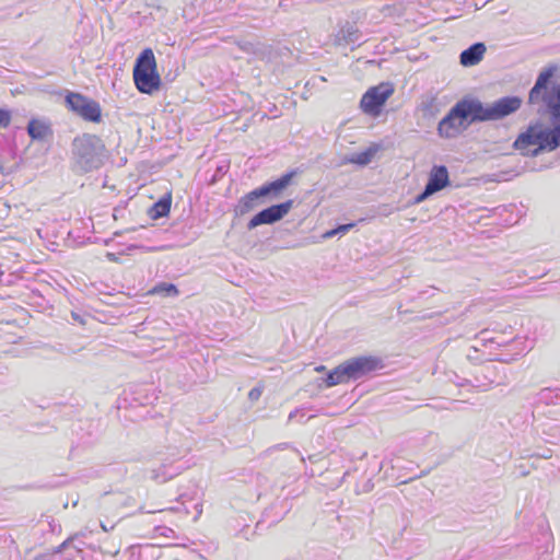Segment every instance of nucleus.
<instances>
[{
    "label": "nucleus",
    "instance_id": "11",
    "mask_svg": "<svg viewBox=\"0 0 560 560\" xmlns=\"http://www.w3.org/2000/svg\"><path fill=\"white\" fill-rule=\"evenodd\" d=\"M184 469V465L179 462L165 460L158 468L152 469L151 478L163 483L178 476Z\"/></svg>",
    "mask_w": 560,
    "mask_h": 560
},
{
    "label": "nucleus",
    "instance_id": "25",
    "mask_svg": "<svg viewBox=\"0 0 560 560\" xmlns=\"http://www.w3.org/2000/svg\"><path fill=\"white\" fill-rule=\"evenodd\" d=\"M11 122V112L5 108H0V129L7 128Z\"/></svg>",
    "mask_w": 560,
    "mask_h": 560
},
{
    "label": "nucleus",
    "instance_id": "38",
    "mask_svg": "<svg viewBox=\"0 0 560 560\" xmlns=\"http://www.w3.org/2000/svg\"><path fill=\"white\" fill-rule=\"evenodd\" d=\"M512 360H515V357L510 358V359H508V358H499V359H498V361L506 362V363H508V362H510V361H512Z\"/></svg>",
    "mask_w": 560,
    "mask_h": 560
},
{
    "label": "nucleus",
    "instance_id": "23",
    "mask_svg": "<svg viewBox=\"0 0 560 560\" xmlns=\"http://www.w3.org/2000/svg\"><path fill=\"white\" fill-rule=\"evenodd\" d=\"M508 383L506 374L504 373L500 378H489L488 383H481L477 385L481 390H487L492 386H501Z\"/></svg>",
    "mask_w": 560,
    "mask_h": 560
},
{
    "label": "nucleus",
    "instance_id": "39",
    "mask_svg": "<svg viewBox=\"0 0 560 560\" xmlns=\"http://www.w3.org/2000/svg\"><path fill=\"white\" fill-rule=\"evenodd\" d=\"M305 417H306V415L305 416L299 415L298 416V421L304 422L305 421Z\"/></svg>",
    "mask_w": 560,
    "mask_h": 560
},
{
    "label": "nucleus",
    "instance_id": "10",
    "mask_svg": "<svg viewBox=\"0 0 560 560\" xmlns=\"http://www.w3.org/2000/svg\"><path fill=\"white\" fill-rule=\"evenodd\" d=\"M293 207V200L289 199L284 202L272 205L256 213L247 223L249 231L262 224H273L282 220Z\"/></svg>",
    "mask_w": 560,
    "mask_h": 560
},
{
    "label": "nucleus",
    "instance_id": "16",
    "mask_svg": "<svg viewBox=\"0 0 560 560\" xmlns=\"http://www.w3.org/2000/svg\"><path fill=\"white\" fill-rule=\"evenodd\" d=\"M483 340L490 343H495L499 347L509 345L515 351V355H521L528 350L526 339L524 338L515 337L510 342L500 341L497 338H483Z\"/></svg>",
    "mask_w": 560,
    "mask_h": 560
},
{
    "label": "nucleus",
    "instance_id": "20",
    "mask_svg": "<svg viewBox=\"0 0 560 560\" xmlns=\"http://www.w3.org/2000/svg\"><path fill=\"white\" fill-rule=\"evenodd\" d=\"M375 153H376V149L369 148L363 152L353 154L351 158L348 159V162L358 164V165H366L372 161Z\"/></svg>",
    "mask_w": 560,
    "mask_h": 560
},
{
    "label": "nucleus",
    "instance_id": "28",
    "mask_svg": "<svg viewBox=\"0 0 560 560\" xmlns=\"http://www.w3.org/2000/svg\"><path fill=\"white\" fill-rule=\"evenodd\" d=\"M71 318L73 319V322H77L78 324H80L82 326L86 324V316L84 314L79 313V312L72 311L71 312Z\"/></svg>",
    "mask_w": 560,
    "mask_h": 560
},
{
    "label": "nucleus",
    "instance_id": "4",
    "mask_svg": "<svg viewBox=\"0 0 560 560\" xmlns=\"http://www.w3.org/2000/svg\"><path fill=\"white\" fill-rule=\"evenodd\" d=\"M383 368L384 364L382 359L375 355L351 358L331 370L325 378V384L327 387H332L338 384L347 383L351 380L357 381L366 374Z\"/></svg>",
    "mask_w": 560,
    "mask_h": 560
},
{
    "label": "nucleus",
    "instance_id": "40",
    "mask_svg": "<svg viewBox=\"0 0 560 560\" xmlns=\"http://www.w3.org/2000/svg\"><path fill=\"white\" fill-rule=\"evenodd\" d=\"M323 370H325V366H323V365L316 368V371H323Z\"/></svg>",
    "mask_w": 560,
    "mask_h": 560
},
{
    "label": "nucleus",
    "instance_id": "12",
    "mask_svg": "<svg viewBox=\"0 0 560 560\" xmlns=\"http://www.w3.org/2000/svg\"><path fill=\"white\" fill-rule=\"evenodd\" d=\"M450 184L448 171L444 165H434L429 174L425 187L433 194L442 190Z\"/></svg>",
    "mask_w": 560,
    "mask_h": 560
},
{
    "label": "nucleus",
    "instance_id": "27",
    "mask_svg": "<svg viewBox=\"0 0 560 560\" xmlns=\"http://www.w3.org/2000/svg\"><path fill=\"white\" fill-rule=\"evenodd\" d=\"M431 195H433V192L431 190H429L427 187H424L423 191L421 194H419L416 198H415V201L413 203L418 205V203H421L423 202L427 198H429Z\"/></svg>",
    "mask_w": 560,
    "mask_h": 560
},
{
    "label": "nucleus",
    "instance_id": "29",
    "mask_svg": "<svg viewBox=\"0 0 560 560\" xmlns=\"http://www.w3.org/2000/svg\"><path fill=\"white\" fill-rule=\"evenodd\" d=\"M261 394H262V389L260 387H254L249 390L248 398L252 401H256L260 398Z\"/></svg>",
    "mask_w": 560,
    "mask_h": 560
},
{
    "label": "nucleus",
    "instance_id": "9",
    "mask_svg": "<svg viewBox=\"0 0 560 560\" xmlns=\"http://www.w3.org/2000/svg\"><path fill=\"white\" fill-rule=\"evenodd\" d=\"M394 93V86L390 82H382L376 86L370 88L362 96L360 106L365 114L377 115L381 107Z\"/></svg>",
    "mask_w": 560,
    "mask_h": 560
},
{
    "label": "nucleus",
    "instance_id": "6",
    "mask_svg": "<svg viewBox=\"0 0 560 560\" xmlns=\"http://www.w3.org/2000/svg\"><path fill=\"white\" fill-rule=\"evenodd\" d=\"M133 81L139 92L152 94L159 90L161 78L151 48H145L137 58L133 67Z\"/></svg>",
    "mask_w": 560,
    "mask_h": 560
},
{
    "label": "nucleus",
    "instance_id": "33",
    "mask_svg": "<svg viewBox=\"0 0 560 560\" xmlns=\"http://www.w3.org/2000/svg\"><path fill=\"white\" fill-rule=\"evenodd\" d=\"M130 560H153L151 557L139 553L138 556L132 555Z\"/></svg>",
    "mask_w": 560,
    "mask_h": 560
},
{
    "label": "nucleus",
    "instance_id": "30",
    "mask_svg": "<svg viewBox=\"0 0 560 560\" xmlns=\"http://www.w3.org/2000/svg\"><path fill=\"white\" fill-rule=\"evenodd\" d=\"M299 415L305 416V409L304 408H298V409L291 411L289 417H288V420L289 421H293L295 419L298 420V416Z\"/></svg>",
    "mask_w": 560,
    "mask_h": 560
},
{
    "label": "nucleus",
    "instance_id": "18",
    "mask_svg": "<svg viewBox=\"0 0 560 560\" xmlns=\"http://www.w3.org/2000/svg\"><path fill=\"white\" fill-rule=\"evenodd\" d=\"M27 132L32 139L43 140L48 133V127L36 119H32L27 125Z\"/></svg>",
    "mask_w": 560,
    "mask_h": 560
},
{
    "label": "nucleus",
    "instance_id": "21",
    "mask_svg": "<svg viewBox=\"0 0 560 560\" xmlns=\"http://www.w3.org/2000/svg\"><path fill=\"white\" fill-rule=\"evenodd\" d=\"M153 293L162 294L164 296H176L178 295V289L175 284L161 282L154 287Z\"/></svg>",
    "mask_w": 560,
    "mask_h": 560
},
{
    "label": "nucleus",
    "instance_id": "8",
    "mask_svg": "<svg viewBox=\"0 0 560 560\" xmlns=\"http://www.w3.org/2000/svg\"><path fill=\"white\" fill-rule=\"evenodd\" d=\"M65 101L68 108L82 119L91 122L102 120V109L96 101L77 92H68Z\"/></svg>",
    "mask_w": 560,
    "mask_h": 560
},
{
    "label": "nucleus",
    "instance_id": "14",
    "mask_svg": "<svg viewBox=\"0 0 560 560\" xmlns=\"http://www.w3.org/2000/svg\"><path fill=\"white\" fill-rule=\"evenodd\" d=\"M361 40V33L355 24L346 22V24L340 28V31L335 36V44L348 45L355 44Z\"/></svg>",
    "mask_w": 560,
    "mask_h": 560
},
{
    "label": "nucleus",
    "instance_id": "41",
    "mask_svg": "<svg viewBox=\"0 0 560 560\" xmlns=\"http://www.w3.org/2000/svg\"><path fill=\"white\" fill-rule=\"evenodd\" d=\"M103 530L107 532V528L102 524Z\"/></svg>",
    "mask_w": 560,
    "mask_h": 560
},
{
    "label": "nucleus",
    "instance_id": "13",
    "mask_svg": "<svg viewBox=\"0 0 560 560\" xmlns=\"http://www.w3.org/2000/svg\"><path fill=\"white\" fill-rule=\"evenodd\" d=\"M486 52V45L483 43H475L467 49L463 50L459 60L464 67H471L477 65L483 58Z\"/></svg>",
    "mask_w": 560,
    "mask_h": 560
},
{
    "label": "nucleus",
    "instance_id": "24",
    "mask_svg": "<svg viewBox=\"0 0 560 560\" xmlns=\"http://www.w3.org/2000/svg\"><path fill=\"white\" fill-rule=\"evenodd\" d=\"M542 91H544V89L537 88V85L534 84V86L529 91V96H528L529 103L530 104L538 103L540 101V98H541Z\"/></svg>",
    "mask_w": 560,
    "mask_h": 560
},
{
    "label": "nucleus",
    "instance_id": "36",
    "mask_svg": "<svg viewBox=\"0 0 560 560\" xmlns=\"http://www.w3.org/2000/svg\"><path fill=\"white\" fill-rule=\"evenodd\" d=\"M106 257L110 261H117V259H118L114 253H107Z\"/></svg>",
    "mask_w": 560,
    "mask_h": 560
},
{
    "label": "nucleus",
    "instance_id": "5",
    "mask_svg": "<svg viewBox=\"0 0 560 560\" xmlns=\"http://www.w3.org/2000/svg\"><path fill=\"white\" fill-rule=\"evenodd\" d=\"M534 144L538 147L532 152H524L523 154L537 156L542 151L556 150L560 145V122L555 124L551 128L530 126L516 138L513 145L516 150L523 151Z\"/></svg>",
    "mask_w": 560,
    "mask_h": 560
},
{
    "label": "nucleus",
    "instance_id": "32",
    "mask_svg": "<svg viewBox=\"0 0 560 560\" xmlns=\"http://www.w3.org/2000/svg\"><path fill=\"white\" fill-rule=\"evenodd\" d=\"M179 511L178 508H168V509H161V510H158V511H148V513H155V512H160V513H164V512H177Z\"/></svg>",
    "mask_w": 560,
    "mask_h": 560
},
{
    "label": "nucleus",
    "instance_id": "35",
    "mask_svg": "<svg viewBox=\"0 0 560 560\" xmlns=\"http://www.w3.org/2000/svg\"><path fill=\"white\" fill-rule=\"evenodd\" d=\"M156 529H158V530H159V529H162V530H163V532H162V535H165V536H168L165 532H168V533H172V534L174 533V532H173V529H172V528H168V527H158Z\"/></svg>",
    "mask_w": 560,
    "mask_h": 560
},
{
    "label": "nucleus",
    "instance_id": "34",
    "mask_svg": "<svg viewBox=\"0 0 560 560\" xmlns=\"http://www.w3.org/2000/svg\"><path fill=\"white\" fill-rule=\"evenodd\" d=\"M553 549V544L552 542H546V546H545V552L546 553H550Z\"/></svg>",
    "mask_w": 560,
    "mask_h": 560
},
{
    "label": "nucleus",
    "instance_id": "31",
    "mask_svg": "<svg viewBox=\"0 0 560 560\" xmlns=\"http://www.w3.org/2000/svg\"><path fill=\"white\" fill-rule=\"evenodd\" d=\"M73 541V538H68L65 540L57 549V552H61L63 549L68 548Z\"/></svg>",
    "mask_w": 560,
    "mask_h": 560
},
{
    "label": "nucleus",
    "instance_id": "22",
    "mask_svg": "<svg viewBox=\"0 0 560 560\" xmlns=\"http://www.w3.org/2000/svg\"><path fill=\"white\" fill-rule=\"evenodd\" d=\"M552 75H553V69H551V68L546 69L539 73L535 84L537 85V88H541V89L546 90Z\"/></svg>",
    "mask_w": 560,
    "mask_h": 560
},
{
    "label": "nucleus",
    "instance_id": "7",
    "mask_svg": "<svg viewBox=\"0 0 560 560\" xmlns=\"http://www.w3.org/2000/svg\"><path fill=\"white\" fill-rule=\"evenodd\" d=\"M475 105L480 108L477 113L479 121L498 120L518 110L522 105V98L518 96H504L497 100L490 106H483L480 101L475 100Z\"/></svg>",
    "mask_w": 560,
    "mask_h": 560
},
{
    "label": "nucleus",
    "instance_id": "15",
    "mask_svg": "<svg viewBox=\"0 0 560 560\" xmlns=\"http://www.w3.org/2000/svg\"><path fill=\"white\" fill-rule=\"evenodd\" d=\"M171 202H172V199H171L170 195L162 197L159 201L153 203V206L150 208V210H149L150 218L156 220V219L167 215L171 210Z\"/></svg>",
    "mask_w": 560,
    "mask_h": 560
},
{
    "label": "nucleus",
    "instance_id": "2",
    "mask_svg": "<svg viewBox=\"0 0 560 560\" xmlns=\"http://www.w3.org/2000/svg\"><path fill=\"white\" fill-rule=\"evenodd\" d=\"M296 175V171H290L276 180L264 184L254 190L241 197L234 206L235 217H243L259 206L278 199L282 191L291 184L292 178Z\"/></svg>",
    "mask_w": 560,
    "mask_h": 560
},
{
    "label": "nucleus",
    "instance_id": "1",
    "mask_svg": "<svg viewBox=\"0 0 560 560\" xmlns=\"http://www.w3.org/2000/svg\"><path fill=\"white\" fill-rule=\"evenodd\" d=\"M108 156L104 141L96 135L83 133L72 141V170L78 174L100 170L108 160Z\"/></svg>",
    "mask_w": 560,
    "mask_h": 560
},
{
    "label": "nucleus",
    "instance_id": "37",
    "mask_svg": "<svg viewBox=\"0 0 560 560\" xmlns=\"http://www.w3.org/2000/svg\"><path fill=\"white\" fill-rule=\"evenodd\" d=\"M494 369H495L494 366H492V365L490 366V365H489V366H485V368H483V371H485L486 373L490 374V373L492 372V370H494Z\"/></svg>",
    "mask_w": 560,
    "mask_h": 560
},
{
    "label": "nucleus",
    "instance_id": "19",
    "mask_svg": "<svg viewBox=\"0 0 560 560\" xmlns=\"http://www.w3.org/2000/svg\"><path fill=\"white\" fill-rule=\"evenodd\" d=\"M546 103L550 109L552 119H560V84L557 86L555 94L546 100Z\"/></svg>",
    "mask_w": 560,
    "mask_h": 560
},
{
    "label": "nucleus",
    "instance_id": "3",
    "mask_svg": "<svg viewBox=\"0 0 560 560\" xmlns=\"http://www.w3.org/2000/svg\"><path fill=\"white\" fill-rule=\"evenodd\" d=\"M479 106L475 100L463 98L458 101L450 112L440 120L438 133L441 138L452 139L467 129L472 122L479 121Z\"/></svg>",
    "mask_w": 560,
    "mask_h": 560
},
{
    "label": "nucleus",
    "instance_id": "17",
    "mask_svg": "<svg viewBox=\"0 0 560 560\" xmlns=\"http://www.w3.org/2000/svg\"><path fill=\"white\" fill-rule=\"evenodd\" d=\"M538 401L545 405H560V388H542L538 393Z\"/></svg>",
    "mask_w": 560,
    "mask_h": 560
},
{
    "label": "nucleus",
    "instance_id": "26",
    "mask_svg": "<svg viewBox=\"0 0 560 560\" xmlns=\"http://www.w3.org/2000/svg\"><path fill=\"white\" fill-rule=\"evenodd\" d=\"M353 225H354L353 223L342 224V225L338 226L337 229H335V230H331V231L327 232V233H326V236H327V237H331V236H334V235H336V234H338V233H340V232H341V233H346V232H347V231H349L351 228H353Z\"/></svg>",
    "mask_w": 560,
    "mask_h": 560
}]
</instances>
